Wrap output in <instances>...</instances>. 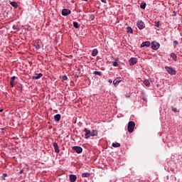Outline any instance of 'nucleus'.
Masks as SVG:
<instances>
[{"label": "nucleus", "instance_id": "nucleus-24", "mask_svg": "<svg viewBox=\"0 0 182 182\" xmlns=\"http://www.w3.org/2000/svg\"><path fill=\"white\" fill-rule=\"evenodd\" d=\"M112 147H120V143L119 142L112 143Z\"/></svg>", "mask_w": 182, "mask_h": 182}, {"label": "nucleus", "instance_id": "nucleus-2", "mask_svg": "<svg viewBox=\"0 0 182 182\" xmlns=\"http://www.w3.org/2000/svg\"><path fill=\"white\" fill-rule=\"evenodd\" d=\"M165 70L168 74L171 75H174L176 74V70L171 67L166 66Z\"/></svg>", "mask_w": 182, "mask_h": 182}, {"label": "nucleus", "instance_id": "nucleus-21", "mask_svg": "<svg viewBox=\"0 0 182 182\" xmlns=\"http://www.w3.org/2000/svg\"><path fill=\"white\" fill-rule=\"evenodd\" d=\"M10 4L11 5V6H14V8H18V3L15 1H11Z\"/></svg>", "mask_w": 182, "mask_h": 182}, {"label": "nucleus", "instance_id": "nucleus-14", "mask_svg": "<svg viewBox=\"0 0 182 182\" xmlns=\"http://www.w3.org/2000/svg\"><path fill=\"white\" fill-rule=\"evenodd\" d=\"M141 99L144 100V102H147V97L146 94L144 92H142L141 94Z\"/></svg>", "mask_w": 182, "mask_h": 182}, {"label": "nucleus", "instance_id": "nucleus-1", "mask_svg": "<svg viewBox=\"0 0 182 182\" xmlns=\"http://www.w3.org/2000/svg\"><path fill=\"white\" fill-rule=\"evenodd\" d=\"M136 126V123L133 121H130L128 123L127 130L129 133H133L134 130V127Z\"/></svg>", "mask_w": 182, "mask_h": 182}, {"label": "nucleus", "instance_id": "nucleus-44", "mask_svg": "<svg viewBox=\"0 0 182 182\" xmlns=\"http://www.w3.org/2000/svg\"><path fill=\"white\" fill-rule=\"evenodd\" d=\"M4 176H6V173H5Z\"/></svg>", "mask_w": 182, "mask_h": 182}, {"label": "nucleus", "instance_id": "nucleus-27", "mask_svg": "<svg viewBox=\"0 0 182 182\" xmlns=\"http://www.w3.org/2000/svg\"><path fill=\"white\" fill-rule=\"evenodd\" d=\"M112 66H114L115 68H117V66H119V63H117V59H116L115 61L112 63Z\"/></svg>", "mask_w": 182, "mask_h": 182}, {"label": "nucleus", "instance_id": "nucleus-30", "mask_svg": "<svg viewBox=\"0 0 182 182\" xmlns=\"http://www.w3.org/2000/svg\"><path fill=\"white\" fill-rule=\"evenodd\" d=\"M62 80H63V82L65 81V80H68V76L63 75V76L62 77Z\"/></svg>", "mask_w": 182, "mask_h": 182}, {"label": "nucleus", "instance_id": "nucleus-26", "mask_svg": "<svg viewBox=\"0 0 182 182\" xmlns=\"http://www.w3.org/2000/svg\"><path fill=\"white\" fill-rule=\"evenodd\" d=\"M93 75H97L98 76H102V72L101 71H94Z\"/></svg>", "mask_w": 182, "mask_h": 182}, {"label": "nucleus", "instance_id": "nucleus-19", "mask_svg": "<svg viewBox=\"0 0 182 182\" xmlns=\"http://www.w3.org/2000/svg\"><path fill=\"white\" fill-rule=\"evenodd\" d=\"M144 85H145L146 87H149L151 85V82L148 80H145L144 81Z\"/></svg>", "mask_w": 182, "mask_h": 182}, {"label": "nucleus", "instance_id": "nucleus-6", "mask_svg": "<svg viewBox=\"0 0 182 182\" xmlns=\"http://www.w3.org/2000/svg\"><path fill=\"white\" fill-rule=\"evenodd\" d=\"M84 132L85 133V139H89L90 137H92V134H91V132L90 130L87 129V128H85L84 129Z\"/></svg>", "mask_w": 182, "mask_h": 182}, {"label": "nucleus", "instance_id": "nucleus-9", "mask_svg": "<svg viewBox=\"0 0 182 182\" xmlns=\"http://www.w3.org/2000/svg\"><path fill=\"white\" fill-rule=\"evenodd\" d=\"M129 63L130 66H133V65H136V63H137V58H131L129 60Z\"/></svg>", "mask_w": 182, "mask_h": 182}, {"label": "nucleus", "instance_id": "nucleus-3", "mask_svg": "<svg viewBox=\"0 0 182 182\" xmlns=\"http://www.w3.org/2000/svg\"><path fill=\"white\" fill-rule=\"evenodd\" d=\"M72 149L75 151L77 154H80L83 151V149L81 146H74Z\"/></svg>", "mask_w": 182, "mask_h": 182}, {"label": "nucleus", "instance_id": "nucleus-40", "mask_svg": "<svg viewBox=\"0 0 182 182\" xmlns=\"http://www.w3.org/2000/svg\"><path fill=\"white\" fill-rule=\"evenodd\" d=\"M104 4H106V0H101Z\"/></svg>", "mask_w": 182, "mask_h": 182}, {"label": "nucleus", "instance_id": "nucleus-15", "mask_svg": "<svg viewBox=\"0 0 182 182\" xmlns=\"http://www.w3.org/2000/svg\"><path fill=\"white\" fill-rule=\"evenodd\" d=\"M60 117H61V115L60 114H57L54 116V120L55 122H60Z\"/></svg>", "mask_w": 182, "mask_h": 182}, {"label": "nucleus", "instance_id": "nucleus-12", "mask_svg": "<svg viewBox=\"0 0 182 182\" xmlns=\"http://www.w3.org/2000/svg\"><path fill=\"white\" fill-rule=\"evenodd\" d=\"M69 178L70 182H75L77 180V176L76 175L70 174Z\"/></svg>", "mask_w": 182, "mask_h": 182}, {"label": "nucleus", "instance_id": "nucleus-38", "mask_svg": "<svg viewBox=\"0 0 182 182\" xmlns=\"http://www.w3.org/2000/svg\"><path fill=\"white\" fill-rule=\"evenodd\" d=\"M108 82H109V83H113V81L110 79L108 80Z\"/></svg>", "mask_w": 182, "mask_h": 182}, {"label": "nucleus", "instance_id": "nucleus-33", "mask_svg": "<svg viewBox=\"0 0 182 182\" xmlns=\"http://www.w3.org/2000/svg\"><path fill=\"white\" fill-rule=\"evenodd\" d=\"M171 109H172V112H173L174 113H176V112H178L177 109L175 107H172Z\"/></svg>", "mask_w": 182, "mask_h": 182}, {"label": "nucleus", "instance_id": "nucleus-20", "mask_svg": "<svg viewBox=\"0 0 182 182\" xmlns=\"http://www.w3.org/2000/svg\"><path fill=\"white\" fill-rule=\"evenodd\" d=\"M82 177H83V178L90 177V173H88V172L82 173Z\"/></svg>", "mask_w": 182, "mask_h": 182}, {"label": "nucleus", "instance_id": "nucleus-23", "mask_svg": "<svg viewBox=\"0 0 182 182\" xmlns=\"http://www.w3.org/2000/svg\"><path fill=\"white\" fill-rule=\"evenodd\" d=\"M146 7V3L142 2V3L140 4V8H141V9H145Z\"/></svg>", "mask_w": 182, "mask_h": 182}, {"label": "nucleus", "instance_id": "nucleus-45", "mask_svg": "<svg viewBox=\"0 0 182 182\" xmlns=\"http://www.w3.org/2000/svg\"><path fill=\"white\" fill-rule=\"evenodd\" d=\"M4 176H6V173H5Z\"/></svg>", "mask_w": 182, "mask_h": 182}, {"label": "nucleus", "instance_id": "nucleus-34", "mask_svg": "<svg viewBox=\"0 0 182 182\" xmlns=\"http://www.w3.org/2000/svg\"><path fill=\"white\" fill-rule=\"evenodd\" d=\"M15 79H16V76H12L11 81V82H15Z\"/></svg>", "mask_w": 182, "mask_h": 182}, {"label": "nucleus", "instance_id": "nucleus-39", "mask_svg": "<svg viewBox=\"0 0 182 182\" xmlns=\"http://www.w3.org/2000/svg\"><path fill=\"white\" fill-rule=\"evenodd\" d=\"M4 112V109H0V113H2Z\"/></svg>", "mask_w": 182, "mask_h": 182}, {"label": "nucleus", "instance_id": "nucleus-37", "mask_svg": "<svg viewBox=\"0 0 182 182\" xmlns=\"http://www.w3.org/2000/svg\"><path fill=\"white\" fill-rule=\"evenodd\" d=\"M22 173H23V169H21V170L18 172V174H22Z\"/></svg>", "mask_w": 182, "mask_h": 182}, {"label": "nucleus", "instance_id": "nucleus-22", "mask_svg": "<svg viewBox=\"0 0 182 182\" xmlns=\"http://www.w3.org/2000/svg\"><path fill=\"white\" fill-rule=\"evenodd\" d=\"M73 26H74V28H75V29H79V28H80L79 23L76 21L73 22Z\"/></svg>", "mask_w": 182, "mask_h": 182}, {"label": "nucleus", "instance_id": "nucleus-25", "mask_svg": "<svg viewBox=\"0 0 182 182\" xmlns=\"http://www.w3.org/2000/svg\"><path fill=\"white\" fill-rule=\"evenodd\" d=\"M95 14H90L89 16L90 21H95Z\"/></svg>", "mask_w": 182, "mask_h": 182}, {"label": "nucleus", "instance_id": "nucleus-7", "mask_svg": "<svg viewBox=\"0 0 182 182\" xmlns=\"http://www.w3.org/2000/svg\"><path fill=\"white\" fill-rule=\"evenodd\" d=\"M137 27L140 30L144 29L146 27L144 22H143L142 21H138Z\"/></svg>", "mask_w": 182, "mask_h": 182}, {"label": "nucleus", "instance_id": "nucleus-4", "mask_svg": "<svg viewBox=\"0 0 182 182\" xmlns=\"http://www.w3.org/2000/svg\"><path fill=\"white\" fill-rule=\"evenodd\" d=\"M160 47V44L156 43V41H152L151 48L153 49V50H158V49Z\"/></svg>", "mask_w": 182, "mask_h": 182}, {"label": "nucleus", "instance_id": "nucleus-35", "mask_svg": "<svg viewBox=\"0 0 182 182\" xmlns=\"http://www.w3.org/2000/svg\"><path fill=\"white\" fill-rule=\"evenodd\" d=\"M13 29L18 30L19 29V28L18 27V26H13Z\"/></svg>", "mask_w": 182, "mask_h": 182}, {"label": "nucleus", "instance_id": "nucleus-10", "mask_svg": "<svg viewBox=\"0 0 182 182\" xmlns=\"http://www.w3.org/2000/svg\"><path fill=\"white\" fill-rule=\"evenodd\" d=\"M120 82H122V78L120 77H117L116 79H114L113 80V85L115 87H117V86H119V83H120Z\"/></svg>", "mask_w": 182, "mask_h": 182}, {"label": "nucleus", "instance_id": "nucleus-43", "mask_svg": "<svg viewBox=\"0 0 182 182\" xmlns=\"http://www.w3.org/2000/svg\"><path fill=\"white\" fill-rule=\"evenodd\" d=\"M83 1H87V0H83Z\"/></svg>", "mask_w": 182, "mask_h": 182}, {"label": "nucleus", "instance_id": "nucleus-32", "mask_svg": "<svg viewBox=\"0 0 182 182\" xmlns=\"http://www.w3.org/2000/svg\"><path fill=\"white\" fill-rule=\"evenodd\" d=\"M14 82V81H10V86L11 87H14V86H15V84Z\"/></svg>", "mask_w": 182, "mask_h": 182}, {"label": "nucleus", "instance_id": "nucleus-42", "mask_svg": "<svg viewBox=\"0 0 182 182\" xmlns=\"http://www.w3.org/2000/svg\"><path fill=\"white\" fill-rule=\"evenodd\" d=\"M151 82H153V79L151 80Z\"/></svg>", "mask_w": 182, "mask_h": 182}, {"label": "nucleus", "instance_id": "nucleus-18", "mask_svg": "<svg viewBox=\"0 0 182 182\" xmlns=\"http://www.w3.org/2000/svg\"><path fill=\"white\" fill-rule=\"evenodd\" d=\"M171 57L172 58V59H173L174 61H177V55H176V53H171Z\"/></svg>", "mask_w": 182, "mask_h": 182}, {"label": "nucleus", "instance_id": "nucleus-8", "mask_svg": "<svg viewBox=\"0 0 182 182\" xmlns=\"http://www.w3.org/2000/svg\"><path fill=\"white\" fill-rule=\"evenodd\" d=\"M53 146L54 147V151L55 153L59 154L60 153V150L59 149V146H58V143L53 142Z\"/></svg>", "mask_w": 182, "mask_h": 182}, {"label": "nucleus", "instance_id": "nucleus-31", "mask_svg": "<svg viewBox=\"0 0 182 182\" xmlns=\"http://www.w3.org/2000/svg\"><path fill=\"white\" fill-rule=\"evenodd\" d=\"M35 48L37 50H39V49H41V46H39V44H37L35 46Z\"/></svg>", "mask_w": 182, "mask_h": 182}, {"label": "nucleus", "instance_id": "nucleus-11", "mask_svg": "<svg viewBox=\"0 0 182 182\" xmlns=\"http://www.w3.org/2000/svg\"><path fill=\"white\" fill-rule=\"evenodd\" d=\"M42 76H43V74L42 73H36L35 76L32 77V79L33 80H38V79H41V77H42Z\"/></svg>", "mask_w": 182, "mask_h": 182}, {"label": "nucleus", "instance_id": "nucleus-16", "mask_svg": "<svg viewBox=\"0 0 182 182\" xmlns=\"http://www.w3.org/2000/svg\"><path fill=\"white\" fill-rule=\"evenodd\" d=\"M97 53H99V51L97 49L95 48L92 50L91 55L92 56H97Z\"/></svg>", "mask_w": 182, "mask_h": 182}, {"label": "nucleus", "instance_id": "nucleus-41", "mask_svg": "<svg viewBox=\"0 0 182 182\" xmlns=\"http://www.w3.org/2000/svg\"><path fill=\"white\" fill-rule=\"evenodd\" d=\"M1 130H6V129H5V128H2V129H1Z\"/></svg>", "mask_w": 182, "mask_h": 182}, {"label": "nucleus", "instance_id": "nucleus-5", "mask_svg": "<svg viewBox=\"0 0 182 182\" xmlns=\"http://www.w3.org/2000/svg\"><path fill=\"white\" fill-rule=\"evenodd\" d=\"M61 14H62L63 16H68L70 15V14H72V11H70V9H64L62 10Z\"/></svg>", "mask_w": 182, "mask_h": 182}, {"label": "nucleus", "instance_id": "nucleus-29", "mask_svg": "<svg viewBox=\"0 0 182 182\" xmlns=\"http://www.w3.org/2000/svg\"><path fill=\"white\" fill-rule=\"evenodd\" d=\"M178 45V41L176 40L173 41V48H176Z\"/></svg>", "mask_w": 182, "mask_h": 182}, {"label": "nucleus", "instance_id": "nucleus-13", "mask_svg": "<svg viewBox=\"0 0 182 182\" xmlns=\"http://www.w3.org/2000/svg\"><path fill=\"white\" fill-rule=\"evenodd\" d=\"M151 46V43L149 41H144V43H141V47H149Z\"/></svg>", "mask_w": 182, "mask_h": 182}, {"label": "nucleus", "instance_id": "nucleus-28", "mask_svg": "<svg viewBox=\"0 0 182 182\" xmlns=\"http://www.w3.org/2000/svg\"><path fill=\"white\" fill-rule=\"evenodd\" d=\"M127 32L129 33H133V29L132 28V27H127Z\"/></svg>", "mask_w": 182, "mask_h": 182}, {"label": "nucleus", "instance_id": "nucleus-17", "mask_svg": "<svg viewBox=\"0 0 182 182\" xmlns=\"http://www.w3.org/2000/svg\"><path fill=\"white\" fill-rule=\"evenodd\" d=\"M96 136H97V130L93 129L91 132V137H95Z\"/></svg>", "mask_w": 182, "mask_h": 182}, {"label": "nucleus", "instance_id": "nucleus-36", "mask_svg": "<svg viewBox=\"0 0 182 182\" xmlns=\"http://www.w3.org/2000/svg\"><path fill=\"white\" fill-rule=\"evenodd\" d=\"M156 26L157 28H159V27L160 26V22H159V21H158V22L156 23Z\"/></svg>", "mask_w": 182, "mask_h": 182}]
</instances>
